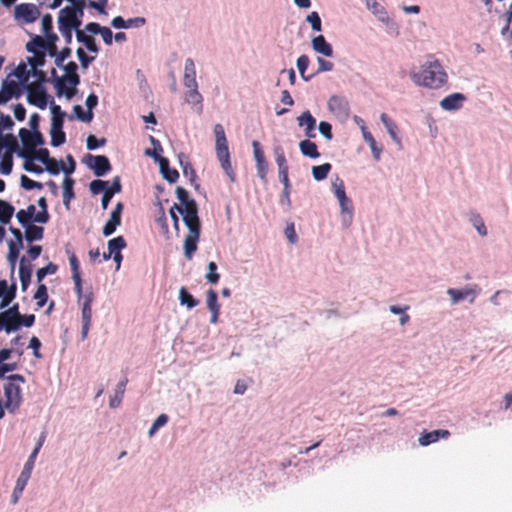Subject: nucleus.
<instances>
[{"instance_id":"nucleus-1","label":"nucleus","mask_w":512,"mask_h":512,"mask_svg":"<svg viewBox=\"0 0 512 512\" xmlns=\"http://www.w3.org/2000/svg\"><path fill=\"white\" fill-rule=\"evenodd\" d=\"M429 58L430 60L421 66L419 72L411 74V78L419 86L438 89L447 82V74L437 59L433 56Z\"/></svg>"},{"instance_id":"nucleus-2","label":"nucleus","mask_w":512,"mask_h":512,"mask_svg":"<svg viewBox=\"0 0 512 512\" xmlns=\"http://www.w3.org/2000/svg\"><path fill=\"white\" fill-rule=\"evenodd\" d=\"M213 130L215 135V149L217 158L227 176L230 178L231 181H234L235 172L230 162V154L225 135V130L221 124H215Z\"/></svg>"},{"instance_id":"nucleus-3","label":"nucleus","mask_w":512,"mask_h":512,"mask_svg":"<svg viewBox=\"0 0 512 512\" xmlns=\"http://www.w3.org/2000/svg\"><path fill=\"white\" fill-rule=\"evenodd\" d=\"M184 223L188 228V233L184 240V255L186 259L191 260L194 252L197 250V243L200 237V220L191 210L184 217Z\"/></svg>"},{"instance_id":"nucleus-4","label":"nucleus","mask_w":512,"mask_h":512,"mask_svg":"<svg viewBox=\"0 0 512 512\" xmlns=\"http://www.w3.org/2000/svg\"><path fill=\"white\" fill-rule=\"evenodd\" d=\"M78 66L75 62L71 61L64 66L66 77L58 78L56 80V89L58 96L66 94L67 98H72L75 94V87L80 82V77L77 74Z\"/></svg>"},{"instance_id":"nucleus-5","label":"nucleus","mask_w":512,"mask_h":512,"mask_svg":"<svg viewBox=\"0 0 512 512\" xmlns=\"http://www.w3.org/2000/svg\"><path fill=\"white\" fill-rule=\"evenodd\" d=\"M9 383L4 387L5 393V408L9 411L14 412L21 403V388L15 382L23 383L25 381L24 377L20 374L10 375L8 377Z\"/></svg>"},{"instance_id":"nucleus-6","label":"nucleus","mask_w":512,"mask_h":512,"mask_svg":"<svg viewBox=\"0 0 512 512\" xmlns=\"http://www.w3.org/2000/svg\"><path fill=\"white\" fill-rule=\"evenodd\" d=\"M94 301V294L92 291H88L83 296L82 301V311H81V319H82V329H81V338L84 340L89 332L91 320H92V303Z\"/></svg>"},{"instance_id":"nucleus-7","label":"nucleus","mask_w":512,"mask_h":512,"mask_svg":"<svg viewBox=\"0 0 512 512\" xmlns=\"http://www.w3.org/2000/svg\"><path fill=\"white\" fill-rule=\"evenodd\" d=\"M27 101L29 104L44 110L47 107V93L40 84H29L27 86Z\"/></svg>"},{"instance_id":"nucleus-8","label":"nucleus","mask_w":512,"mask_h":512,"mask_svg":"<svg viewBox=\"0 0 512 512\" xmlns=\"http://www.w3.org/2000/svg\"><path fill=\"white\" fill-rule=\"evenodd\" d=\"M39 16L40 11L35 4L22 3L15 7V18L23 23H33Z\"/></svg>"},{"instance_id":"nucleus-9","label":"nucleus","mask_w":512,"mask_h":512,"mask_svg":"<svg viewBox=\"0 0 512 512\" xmlns=\"http://www.w3.org/2000/svg\"><path fill=\"white\" fill-rule=\"evenodd\" d=\"M254 159L256 162V169L258 177L265 181L268 173V163L265 159L264 151L257 140L252 142Z\"/></svg>"},{"instance_id":"nucleus-10","label":"nucleus","mask_w":512,"mask_h":512,"mask_svg":"<svg viewBox=\"0 0 512 512\" xmlns=\"http://www.w3.org/2000/svg\"><path fill=\"white\" fill-rule=\"evenodd\" d=\"M87 165L94 171L97 177L104 176L111 170V164L109 159L104 155H88Z\"/></svg>"},{"instance_id":"nucleus-11","label":"nucleus","mask_w":512,"mask_h":512,"mask_svg":"<svg viewBox=\"0 0 512 512\" xmlns=\"http://www.w3.org/2000/svg\"><path fill=\"white\" fill-rule=\"evenodd\" d=\"M82 20L79 19L67 6L59 11L58 28L77 29L81 26Z\"/></svg>"},{"instance_id":"nucleus-12","label":"nucleus","mask_w":512,"mask_h":512,"mask_svg":"<svg viewBox=\"0 0 512 512\" xmlns=\"http://www.w3.org/2000/svg\"><path fill=\"white\" fill-rule=\"evenodd\" d=\"M147 155L153 156L159 162L160 171L163 177L170 183H175L179 178V173L176 169H171L169 167V161L165 157H161L156 153V150L151 152L150 150L146 151Z\"/></svg>"},{"instance_id":"nucleus-13","label":"nucleus","mask_w":512,"mask_h":512,"mask_svg":"<svg viewBox=\"0 0 512 512\" xmlns=\"http://www.w3.org/2000/svg\"><path fill=\"white\" fill-rule=\"evenodd\" d=\"M20 85L14 80H4L0 90V104H5L12 98H19L21 95Z\"/></svg>"},{"instance_id":"nucleus-14","label":"nucleus","mask_w":512,"mask_h":512,"mask_svg":"<svg viewBox=\"0 0 512 512\" xmlns=\"http://www.w3.org/2000/svg\"><path fill=\"white\" fill-rule=\"evenodd\" d=\"M122 210L123 204L121 202H118L114 207L113 211L111 212L109 220L103 227L104 236L107 237L112 235L115 232L116 228L121 224Z\"/></svg>"},{"instance_id":"nucleus-15","label":"nucleus","mask_w":512,"mask_h":512,"mask_svg":"<svg viewBox=\"0 0 512 512\" xmlns=\"http://www.w3.org/2000/svg\"><path fill=\"white\" fill-rule=\"evenodd\" d=\"M176 195L178 200L181 202V205L185 211L184 217H186L191 210L195 214V216H198V207L197 203L194 199L189 198V193L187 190H185L183 187L178 186L176 188Z\"/></svg>"},{"instance_id":"nucleus-16","label":"nucleus","mask_w":512,"mask_h":512,"mask_svg":"<svg viewBox=\"0 0 512 512\" xmlns=\"http://www.w3.org/2000/svg\"><path fill=\"white\" fill-rule=\"evenodd\" d=\"M16 297V284L13 283L8 286L6 280H0V309H4L9 306L12 300Z\"/></svg>"},{"instance_id":"nucleus-17","label":"nucleus","mask_w":512,"mask_h":512,"mask_svg":"<svg viewBox=\"0 0 512 512\" xmlns=\"http://www.w3.org/2000/svg\"><path fill=\"white\" fill-rule=\"evenodd\" d=\"M328 108L338 116L346 117L349 114V103L345 98L340 96L330 97L328 101Z\"/></svg>"},{"instance_id":"nucleus-18","label":"nucleus","mask_w":512,"mask_h":512,"mask_svg":"<svg viewBox=\"0 0 512 512\" xmlns=\"http://www.w3.org/2000/svg\"><path fill=\"white\" fill-rule=\"evenodd\" d=\"M298 125L305 128V135L308 138H314L316 136L315 127L316 119L312 116L310 111H304L298 118Z\"/></svg>"},{"instance_id":"nucleus-19","label":"nucleus","mask_w":512,"mask_h":512,"mask_svg":"<svg viewBox=\"0 0 512 512\" xmlns=\"http://www.w3.org/2000/svg\"><path fill=\"white\" fill-rule=\"evenodd\" d=\"M19 137L23 145V151L20 155L24 158L29 157L28 154L34 153V150L36 149L33 140V131H30L26 128H21L19 130Z\"/></svg>"},{"instance_id":"nucleus-20","label":"nucleus","mask_w":512,"mask_h":512,"mask_svg":"<svg viewBox=\"0 0 512 512\" xmlns=\"http://www.w3.org/2000/svg\"><path fill=\"white\" fill-rule=\"evenodd\" d=\"M183 84L186 88L198 86L195 63L191 58H187L185 61Z\"/></svg>"},{"instance_id":"nucleus-21","label":"nucleus","mask_w":512,"mask_h":512,"mask_svg":"<svg viewBox=\"0 0 512 512\" xmlns=\"http://www.w3.org/2000/svg\"><path fill=\"white\" fill-rule=\"evenodd\" d=\"M450 432L448 430H434L430 432H423L419 437L418 441L421 446H427L432 443H435L439 440V438H447L449 437Z\"/></svg>"},{"instance_id":"nucleus-22","label":"nucleus","mask_w":512,"mask_h":512,"mask_svg":"<svg viewBox=\"0 0 512 512\" xmlns=\"http://www.w3.org/2000/svg\"><path fill=\"white\" fill-rule=\"evenodd\" d=\"M465 100V96L461 93H453L443 98L440 102V106L442 109L451 111L457 110L462 107L463 101Z\"/></svg>"},{"instance_id":"nucleus-23","label":"nucleus","mask_w":512,"mask_h":512,"mask_svg":"<svg viewBox=\"0 0 512 512\" xmlns=\"http://www.w3.org/2000/svg\"><path fill=\"white\" fill-rule=\"evenodd\" d=\"M312 48L315 52L322 54L326 57L333 56V48L330 43L326 41L323 35L314 37L311 41Z\"/></svg>"},{"instance_id":"nucleus-24","label":"nucleus","mask_w":512,"mask_h":512,"mask_svg":"<svg viewBox=\"0 0 512 512\" xmlns=\"http://www.w3.org/2000/svg\"><path fill=\"white\" fill-rule=\"evenodd\" d=\"M2 319L0 322V331L4 330L7 334L15 332L21 328L20 319L9 315L2 311Z\"/></svg>"},{"instance_id":"nucleus-25","label":"nucleus","mask_w":512,"mask_h":512,"mask_svg":"<svg viewBox=\"0 0 512 512\" xmlns=\"http://www.w3.org/2000/svg\"><path fill=\"white\" fill-rule=\"evenodd\" d=\"M447 293H448V295H450L453 303H458L459 301L465 299L469 295L472 296V298L470 299V302L472 303L474 301V298H475L477 292L473 288H465L462 290L449 288L447 290Z\"/></svg>"},{"instance_id":"nucleus-26","label":"nucleus","mask_w":512,"mask_h":512,"mask_svg":"<svg viewBox=\"0 0 512 512\" xmlns=\"http://www.w3.org/2000/svg\"><path fill=\"white\" fill-rule=\"evenodd\" d=\"M31 275H32V265L25 263V258L22 257L20 261V267H19V277L21 281L22 290L26 291L28 288L30 281H31Z\"/></svg>"},{"instance_id":"nucleus-27","label":"nucleus","mask_w":512,"mask_h":512,"mask_svg":"<svg viewBox=\"0 0 512 512\" xmlns=\"http://www.w3.org/2000/svg\"><path fill=\"white\" fill-rule=\"evenodd\" d=\"M127 382L128 379L124 378L117 384L114 395L110 398L109 405L111 408H117L120 405L126 390Z\"/></svg>"},{"instance_id":"nucleus-28","label":"nucleus","mask_w":512,"mask_h":512,"mask_svg":"<svg viewBox=\"0 0 512 512\" xmlns=\"http://www.w3.org/2000/svg\"><path fill=\"white\" fill-rule=\"evenodd\" d=\"M36 456L35 453H31L28 460L26 461L22 472L20 473L17 480L20 481L19 485H27V482L31 476L34 464H35Z\"/></svg>"},{"instance_id":"nucleus-29","label":"nucleus","mask_w":512,"mask_h":512,"mask_svg":"<svg viewBox=\"0 0 512 512\" xmlns=\"http://www.w3.org/2000/svg\"><path fill=\"white\" fill-rule=\"evenodd\" d=\"M299 148L304 156L309 158H318L320 153L318 152L317 145L309 139L303 140L299 143Z\"/></svg>"},{"instance_id":"nucleus-30","label":"nucleus","mask_w":512,"mask_h":512,"mask_svg":"<svg viewBox=\"0 0 512 512\" xmlns=\"http://www.w3.org/2000/svg\"><path fill=\"white\" fill-rule=\"evenodd\" d=\"M381 122L385 126L390 137L397 143L400 144V138L397 136V125L396 123L386 114L380 115Z\"/></svg>"},{"instance_id":"nucleus-31","label":"nucleus","mask_w":512,"mask_h":512,"mask_svg":"<svg viewBox=\"0 0 512 512\" xmlns=\"http://www.w3.org/2000/svg\"><path fill=\"white\" fill-rule=\"evenodd\" d=\"M44 236V229L41 226L31 225L26 226L25 239L28 242L41 240Z\"/></svg>"},{"instance_id":"nucleus-32","label":"nucleus","mask_w":512,"mask_h":512,"mask_svg":"<svg viewBox=\"0 0 512 512\" xmlns=\"http://www.w3.org/2000/svg\"><path fill=\"white\" fill-rule=\"evenodd\" d=\"M188 91L185 93V101L188 104L199 105L200 110L202 109V95L198 91V86L187 88Z\"/></svg>"},{"instance_id":"nucleus-33","label":"nucleus","mask_w":512,"mask_h":512,"mask_svg":"<svg viewBox=\"0 0 512 512\" xmlns=\"http://www.w3.org/2000/svg\"><path fill=\"white\" fill-rule=\"evenodd\" d=\"M179 300L181 305H185L188 309H192L199 304V301L195 299L185 287H181L179 290Z\"/></svg>"},{"instance_id":"nucleus-34","label":"nucleus","mask_w":512,"mask_h":512,"mask_svg":"<svg viewBox=\"0 0 512 512\" xmlns=\"http://www.w3.org/2000/svg\"><path fill=\"white\" fill-rule=\"evenodd\" d=\"M14 213V207L0 199V222L3 224H8L13 216Z\"/></svg>"},{"instance_id":"nucleus-35","label":"nucleus","mask_w":512,"mask_h":512,"mask_svg":"<svg viewBox=\"0 0 512 512\" xmlns=\"http://www.w3.org/2000/svg\"><path fill=\"white\" fill-rule=\"evenodd\" d=\"M74 180L70 177H65L63 181V202L66 207L69 206V203L72 198H74L73 192Z\"/></svg>"},{"instance_id":"nucleus-36","label":"nucleus","mask_w":512,"mask_h":512,"mask_svg":"<svg viewBox=\"0 0 512 512\" xmlns=\"http://www.w3.org/2000/svg\"><path fill=\"white\" fill-rule=\"evenodd\" d=\"M361 129H362V133H363V138H364L365 142L369 145L374 158L376 160H379L381 149H379L377 147L376 141H375L373 135L369 131L366 130L365 126H362Z\"/></svg>"},{"instance_id":"nucleus-37","label":"nucleus","mask_w":512,"mask_h":512,"mask_svg":"<svg viewBox=\"0 0 512 512\" xmlns=\"http://www.w3.org/2000/svg\"><path fill=\"white\" fill-rule=\"evenodd\" d=\"M58 41V36L55 33L45 34L44 38V47L42 48L48 52L50 56H54L57 53L56 42Z\"/></svg>"},{"instance_id":"nucleus-38","label":"nucleus","mask_w":512,"mask_h":512,"mask_svg":"<svg viewBox=\"0 0 512 512\" xmlns=\"http://www.w3.org/2000/svg\"><path fill=\"white\" fill-rule=\"evenodd\" d=\"M331 168L332 167L330 163H324L322 165L313 166L312 175L314 179L317 181L324 180L328 176Z\"/></svg>"},{"instance_id":"nucleus-39","label":"nucleus","mask_w":512,"mask_h":512,"mask_svg":"<svg viewBox=\"0 0 512 512\" xmlns=\"http://www.w3.org/2000/svg\"><path fill=\"white\" fill-rule=\"evenodd\" d=\"M126 247V241L122 236H118L108 241V252L111 255L121 253V250Z\"/></svg>"},{"instance_id":"nucleus-40","label":"nucleus","mask_w":512,"mask_h":512,"mask_svg":"<svg viewBox=\"0 0 512 512\" xmlns=\"http://www.w3.org/2000/svg\"><path fill=\"white\" fill-rule=\"evenodd\" d=\"M34 299L36 300V305L38 306V308H42L46 302H47V299H48V292H47V287L46 285L44 284H39L35 294H34Z\"/></svg>"},{"instance_id":"nucleus-41","label":"nucleus","mask_w":512,"mask_h":512,"mask_svg":"<svg viewBox=\"0 0 512 512\" xmlns=\"http://www.w3.org/2000/svg\"><path fill=\"white\" fill-rule=\"evenodd\" d=\"M309 63H310V59L307 55H301L297 59L296 65H297L299 73L304 81H309L313 77V75H310V76L305 75V71L307 70Z\"/></svg>"},{"instance_id":"nucleus-42","label":"nucleus","mask_w":512,"mask_h":512,"mask_svg":"<svg viewBox=\"0 0 512 512\" xmlns=\"http://www.w3.org/2000/svg\"><path fill=\"white\" fill-rule=\"evenodd\" d=\"M23 245H16L15 243L8 242V255L7 259L9 263L12 266V269H14L16 261L19 257L20 250L22 249Z\"/></svg>"},{"instance_id":"nucleus-43","label":"nucleus","mask_w":512,"mask_h":512,"mask_svg":"<svg viewBox=\"0 0 512 512\" xmlns=\"http://www.w3.org/2000/svg\"><path fill=\"white\" fill-rule=\"evenodd\" d=\"M33 56L28 58L29 64L32 67V70H35L37 67H41L45 63V52L40 50L36 52H32Z\"/></svg>"},{"instance_id":"nucleus-44","label":"nucleus","mask_w":512,"mask_h":512,"mask_svg":"<svg viewBox=\"0 0 512 512\" xmlns=\"http://www.w3.org/2000/svg\"><path fill=\"white\" fill-rule=\"evenodd\" d=\"M274 154H275V161L278 166V170L280 171V170L289 169L282 147H280V146L276 147L274 149Z\"/></svg>"},{"instance_id":"nucleus-45","label":"nucleus","mask_w":512,"mask_h":512,"mask_svg":"<svg viewBox=\"0 0 512 512\" xmlns=\"http://www.w3.org/2000/svg\"><path fill=\"white\" fill-rule=\"evenodd\" d=\"M29 157H25L27 160L37 159L41 161L43 164L50 162L49 151L47 148H40L39 150H34V153L28 154Z\"/></svg>"},{"instance_id":"nucleus-46","label":"nucleus","mask_w":512,"mask_h":512,"mask_svg":"<svg viewBox=\"0 0 512 512\" xmlns=\"http://www.w3.org/2000/svg\"><path fill=\"white\" fill-rule=\"evenodd\" d=\"M50 135H51V145L54 147H58V146L64 144L66 141V135H65V132L63 131V129H60V130L51 129Z\"/></svg>"},{"instance_id":"nucleus-47","label":"nucleus","mask_w":512,"mask_h":512,"mask_svg":"<svg viewBox=\"0 0 512 512\" xmlns=\"http://www.w3.org/2000/svg\"><path fill=\"white\" fill-rule=\"evenodd\" d=\"M206 280L211 284H217L220 275L217 273V265L215 262L211 261L208 263V272L205 275Z\"/></svg>"},{"instance_id":"nucleus-48","label":"nucleus","mask_w":512,"mask_h":512,"mask_svg":"<svg viewBox=\"0 0 512 512\" xmlns=\"http://www.w3.org/2000/svg\"><path fill=\"white\" fill-rule=\"evenodd\" d=\"M44 38L36 35L30 42L27 43L26 49L28 52L44 51Z\"/></svg>"},{"instance_id":"nucleus-49","label":"nucleus","mask_w":512,"mask_h":512,"mask_svg":"<svg viewBox=\"0 0 512 512\" xmlns=\"http://www.w3.org/2000/svg\"><path fill=\"white\" fill-rule=\"evenodd\" d=\"M20 182H21V187L26 190H32V189L41 190L43 188L42 183L30 179L26 175L21 176Z\"/></svg>"},{"instance_id":"nucleus-50","label":"nucleus","mask_w":512,"mask_h":512,"mask_svg":"<svg viewBox=\"0 0 512 512\" xmlns=\"http://www.w3.org/2000/svg\"><path fill=\"white\" fill-rule=\"evenodd\" d=\"M56 271H57V266L54 263L50 262L45 267H42L37 270V273H36L37 281L39 283H41V281L44 279V277L46 275L54 274V273H56Z\"/></svg>"},{"instance_id":"nucleus-51","label":"nucleus","mask_w":512,"mask_h":512,"mask_svg":"<svg viewBox=\"0 0 512 512\" xmlns=\"http://www.w3.org/2000/svg\"><path fill=\"white\" fill-rule=\"evenodd\" d=\"M366 7L376 16H379L381 19H383L381 16L386 15V12L381 6L377 0H364Z\"/></svg>"},{"instance_id":"nucleus-52","label":"nucleus","mask_w":512,"mask_h":512,"mask_svg":"<svg viewBox=\"0 0 512 512\" xmlns=\"http://www.w3.org/2000/svg\"><path fill=\"white\" fill-rule=\"evenodd\" d=\"M168 422V416L166 414H160L156 420L153 422L152 426L150 427L148 434L150 437H152L156 431L166 425Z\"/></svg>"},{"instance_id":"nucleus-53","label":"nucleus","mask_w":512,"mask_h":512,"mask_svg":"<svg viewBox=\"0 0 512 512\" xmlns=\"http://www.w3.org/2000/svg\"><path fill=\"white\" fill-rule=\"evenodd\" d=\"M206 303L210 311L220 309V305L218 304V295L213 289H209L207 291Z\"/></svg>"},{"instance_id":"nucleus-54","label":"nucleus","mask_w":512,"mask_h":512,"mask_svg":"<svg viewBox=\"0 0 512 512\" xmlns=\"http://www.w3.org/2000/svg\"><path fill=\"white\" fill-rule=\"evenodd\" d=\"M156 223L160 226L164 234L169 232L165 210L161 203H159V216L156 218Z\"/></svg>"},{"instance_id":"nucleus-55","label":"nucleus","mask_w":512,"mask_h":512,"mask_svg":"<svg viewBox=\"0 0 512 512\" xmlns=\"http://www.w3.org/2000/svg\"><path fill=\"white\" fill-rule=\"evenodd\" d=\"M73 111L77 118L83 122H90L93 119V113L91 111H84L80 105H75Z\"/></svg>"},{"instance_id":"nucleus-56","label":"nucleus","mask_w":512,"mask_h":512,"mask_svg":"<svg viewBox=\"0 0 512 512\" xmlns=\"http://www.w3.org/2000/svg\"><path fill=\"white\" fill-rule=\"evenodd\" d=\"M107 186H108V181L97 179V180H93L90 183L89 188H90V191L96 195L101 192H104L107 189Z\"/></svg>"},{"instance_id":"nucleus-57","label":"nucleus","mask_w":512,"mask_h":512,"mask_svg":"<svg viewBox=\"0 0 512 512\" xmlns=\"http://www.w3.org/2000/svg\"><path fill=\"white\" fill-rule=\"evenodd\" d=\"M77 57L81 63L82 68H88L89 64L94 61V56H88L83 48L79 47L76 51Z\"/></svg>"},{"instance_id":"nucleus-58","label":"nucleus","mask_w":512,"mask_h":512,"mask_svg":"<svg viewBox=\"0 0 512 512\" xmlns=\"http://www.w3.org/2000/svg\"><path fill=\"white\" fill-rule=\"evenodd\" d=\"M306 20L311 24V27L314 31L319 32L322 30L321 19L316 11L311 12L307 16Z\"/></svg>"},{"instance_id":"nucleus-59","label":"nucleus","mask_w":512,"mask_h":512,"mask_svg":"<svg viewBox=\"0 0 512 512\" xmlns=\"http://www.w3.org/2000/svg\"><path fill=\"white\" fill-rule=\"evenodd\" d=\"M332 188L334 190V194L337 197V199H340V198L345 199V196H346L345 186H344V182L341 179L336 178V180L332 183Z\"/></svg>"},{"instance_id":"nucleus-60","label":"nucleus","mask_w":512,"mask_h":512,"mask_svg":"<svg viewBox=\"0 0 512 512\" xmlns=\"http://www.w3.org/2000/svg\"><path fill=\"white\" fill-rule=\"evenodd\" d=\"M4 138V144H6L4 149L7 150L6 155H11L18 147L16 138L12 134L4 135Z\"/></svg>"},{"instance_id":"nucleus-61","label":"nucleus","mask_w":512,"mask_h":512,"mask_svg":"<svg viewBox=\"0 0 512 512\" xmlns=\"http://www.w3.org/2000/svg\"><path fill=\"white\" fill-rule=\"evenodd\" d=\"M13 160L11 155H4L0 164V170L4 175H9L12 171Z\"/></svg>"},{"instance_id":"nucleus-62","label":"nucleus","mask_w":512,"mask_h":512,"mask_svg":"<svg viewBox=\"0 0 512 512\" xmlns=\"http://www.w3.org/2000/svg\"><path fill=\"white\" fill-rule=\"evenodd\" d=\"M44 165L46 166V170L53 175L58 174L61 168H63V162H58L54 158H50V162L48 161Z\"/></svg>"},{"instance_id":"nucleus-63","label":"nucleus","mask_w":512,"mask_h":512,"mask_svg":"<svg viewBox=\"0 0 512 512\" xmlns=\"http://www.w3.org/2000/svg\"><path fill=\"white\" fill-rule=\"evenodd\" d=\"M71 55V49L64 47L60 52L57 51L55 56V64L58 67H62L64 61Z\"/></svg>"},{"instance_id":"nucleus-64","label":"nucleus","mask_w":512,"mask_h":512,"mask_svg":"<svg viewBox=\"0 0 512 512\" xmlns=\"http://www.w3.org/2000/svg\"><path fill=\"white\" fill-rule=\"evenodd\" d=\"M42 32L45 34H52L53 19L50 14H45L41 20Z\"/></svg>"}]
</instances>
